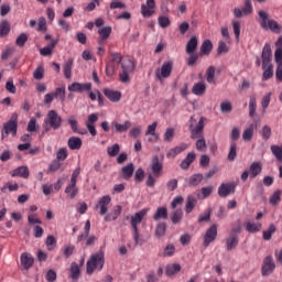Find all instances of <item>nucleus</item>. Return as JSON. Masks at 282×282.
<instances>
[{"label": "nucleus", "instance_id": "1", "mask_svg": "<svg viewBox=\"0 0 282 282\" xmlns=\"http://www.w3.org/2000/svg\"><path fill=\"white\" fill-rule=\"evenodd\" d=\"M259 14V23L263 30H270L271 32H274V34H281L282 26L279 24L278 21H274L270 19V15L268 12L261 10L258 12Z\"/></svg>", "mask_w": 282, "mask_h": 282}, {"label": "nucleus", "instance_id": "2", "mask_svg": "<svg viewBox=\"0 0 282 282\" xmlns=\"http://www.w3.org/2000/svg\"><path fill=\"white\" fill-rule=\"evenodd\" d=\"M102 268H105V252L99 251V252L90 256V258L88 259V261L86 263L87 274H93L96 272V270H98V272H100V270H102Z\"/></svg>", "mask_w": 282, "mask_h": 282}, {"label": "nucleus", "instance_id": "3", "mask_svg": "<svg viewBox=\"0 0 282 282\" xmlns=\"http://www.w3.org/2000/svg\"><path fill=\"white\" fill-rule=\"evenodd\" d=\"M149 213V208L141 209L140 212L135 213L133 216L130 218V224L133 230V240L135 246L140 243V231L138 230V226L142 224V219L147 217V214Z\"/></svg>", "mask_w": 282, "mask_h": 282}, {"label": "nucleus", "instance_id": "4", "mask_svg": "<svg viewBox=\"0 0 282 282\" xmlns=\"http://www.w3.org/2000/svg\"><path fill=\"white\" fill-rule=\"evenodd\" d=\"M19 127V115L12 113L9 121L3 123L2 131H1V140H6L10 133L13 137L17 135V129Z\"/></svg>", "mask_w": 282, "mask_h": 282}, {"label": "nucleus", "instance_id": "5", "mask_svg": "<svg viewBox=\"0 0 282 282\" xmlns=\"http://www.w3.org/2000/svg\"><path fill=\"white\" fill-rule=\"evenodd\" d=\"M61 124H63V118H61L55 110H50L44 120L45 131H50V129H61Z\"/></svg>", "mask_w": 282, "mask_h": 282}, {"label": "nucleus", "instance_id": "6", "mask_svg": "<svg viewBox=\"0 0 282 282\" xmlns=\"http://www.w3.org/2000/svg\"><path fill=\"white\" fill-rule=\"evenodd\" d=\"M171 74H173V61L164 62L161 67L156 68L154 72V76L160 83H164Z\"/></svg>", "mask_w": 282, "mask_h": 282}, {"label": "nucleus", "instance_id": "7", "mask_svg": "<svg viewBox=\"0 0 282 282\" xmlns=\"http://www.w3.org/2000/svg\"><path fill=\"white\" fill-rule=\"evenodd\" d=\"M195 122H197V120H195V118L192 117L189 130H191V133H192L191 137L193 138V140H197V138H202V133H204V122H206V118L202 117L196 126H194Z\"/></svg>", "mask_w": 282, "mask_h": 282}, {"label": "nucleus", "instance_id": "8", "mask_svg": "<svg viewBox=\"0 0 282 282\" xmlns=\"http://www.w3.org/2000/svg\"><path fill=\"white\" fill-rule=\"evenodd\" d=\"M121 67L122 72L119 74V78L121 83H129V74H131V72L134 69L133 61L124 59Z\"/></svg>", "mask_w": 282, "mask_h": 282}, {"label": "nucleus", "instance_id": "9", "mask_svg": "<svg viewBox=\"0 0 282 282\" xmlns=\"http://www.w3.org/2000/svg\"><path fill=\"white\" fill-rule=\"evenodd\" d=\"M141 14L144 19H149L155 14V0H147L141 4Z\"/></svg>", "mask_w": 282, "mask_h": 282}, {"label": "nucleus", "instance_id": "10", "mask_svg": "<svg viewBox=\"0 0 282 282\" xmlns=\"http://www.w3.org/2000/svg\"><path fill=\"white\" fill-rule=\"evenodd\" d=\"M150 171L154 177L162 176V171H164V164L162 163V161H160V158L158 155H154L152 158Z\"/></svg>", "mask_w": 282, "mask_h": 282}, {"label": "nucleus", "instance_id": "11", "mask_svg": "<svg viewBox=\"0 0 282 282\" xmlns=\"http://www.w3.org/2000/svg\"><path fill=\"white\" fill-rule=\"evenodd\" d=\"M109 204H111V196L106 195L99 198L95 208L98 210L99 215H107L109 212Z\"/></svg>", "mask_w": 282, "mask_h": 282}, {"label": "nucleus", "instance_id": "12", "mask_svg": "<svg viewBox=\"0 0 282 282\" xmlns=\"http://www.w3.org/2000/svg\"><path fill=\"white\" fill-rule=\"evenodd\" d=\"M68 91L73 94H83L85 91H91V83H78L74 82L73 84L68 85Z\"/></svg>", "mask_w": 282, "mask_h": 282}, {"label": "nucleus", "instance_id": "13", "mask_svg": "<svg viewBox=\"0 0 282 282\" xmlns=\"http://www.w3.org/2000/svg\"><path fill=\"white\" fill-rule=\"evenodd\" d=\"M253 9H252V3L250 2V0H246L245 2V7L242 9L236 8L234 10V14L236 17V19H241L242 17H248L250 14H252Z\"/></svg>", "mask_w": 282, "mask_h": 282}, {"label": "nucleus", "instance_id": "14", "mask_svg": "<svg viewBox=\"0 0 282 282\" xmlns=\"http://www.w3.org/2000/svg\"><path fill=\"white\" fill-rule=\"evenodd\" d=\"M276 268V264L274 263V259L272 257H267L263 260L262 263V275L269 276V274H272L274 272V269Z\"/></svg>", "mask_w": 282, "mask_h": 282}, {"label": "nucleus", "instance_id": "15", "mask_svg": "<svg viewBox=\"0 0 282 282\" xmlns=\"http://www.w3.org/2000/svg\"><path fill=\"white\" fill-rule=\"evenodd\" d=\"M96 122H98V115L96 113H91L88 116V119L86 120L85 124L86 128L88 129L90 135H93V138H96V135H98V131L96 130Z\"/></svg>", "mask_w": 282, "mask_h": 282}, {"label": "nucleus", "instance_id": "16", "mask_svg": "<svg viewBox=\"0 0 282 282\" xmlns=\"http://www.w3.org/2000/svg\"><path fill=\"white\" fill-rule=\"evenodd\" d=\"M34 265V258L32 257V254L24 252L21 254L20 257V268H22V270H30V268H32Z\"/></svg>", "mask_w": 282, "mask_h": 282}, {"label": "nucleus", "instance_id": "17", "mask_svg": "<svg viewBox=\"0 0 282 282\" xmlns=\"http://www.w3.org/2000/svg\"><path fill=\"white\" fill-rule=\"evenodd\" d=\"M111 128L113 129V131L116 133H127V131H129V129H131V121L126 120L123 123H120L115 120L111 122Z\"/></svg>", "mask_w": 282, "mask_h": 282}, {"label": "nucleus", "instance_id": "18", "mask_svg": "<svg viewBox=\"0 0 282 282\" xmlns=\"http://www.w3.org/2000/svg\"><path fill=\"white\" fill-rule=\"evenodd\" d=\"M217 238V225H213L209 229H207L204 238V246L208 248L213 240Z\"/></svg>", "mask_w": 282, "mask_h": 282}, {"label": "nucleus", "instance_id": "19", "mask_svg": "<svg viewBox=\"0 0 282 282\" xmlns=\"http://www.w3.org/2000/svg\"><path fill=\"white\" fill-rule=\"evenodd\" d=\"M235 193V184L226 183L221 184L218 188V195L220 197H228V195H232Z\"/></svg>", "mask_w": 282, "mask_h": 282}, {"label": "nucleus", "instance_id": "20", "mask_svg": "<svg viewBox=\"0 0 282 282\" xmlns=\"http://www.w3.org/2000/svg\"><path fill=\"white\" fill-rule=\"evenodd\" d=\"M261 58L262 65H272V63H270V61H272V47L270 46V44L264 45Z\"/></svg>", "mask_w": 282, "mask_h": 282}, {"label": "nucleus", "instance_id": "21", "mask_svg": "<svg viewBox=\"0 0 282 282\" xmlns=\"http://www.w3.org/2000/svg\"><path fill=\"white\" fill-rule=\"evenodd\" d=\"M98 34H99V40L98 43L99 45H102L109 36H111V26H100L98 29Z\"/></svg>", "mask_w": 282, "mask_h": 282}, {"label": "nucleus", "instance_id": "22", "mask_svg": "<svg viewBox=\"0 0 282 282\" xmlns=\"http://www.w3.org/2000/svg\"><path fill=\"white\" fill-rule=\"evenodd\" d=\"M122 215V206L116 205L110 213L105 216V221H116L118 216Z\"/></svg>", "mask_w": 282, "mask_h": 282}, {"label": "nucleus", "instance_id": "23", "mask_svg": "<svg viewBox=\"0 0 282 282\" xmlns=\"http://www.w3.org/2000/svg\"><path fill=\"white\" fill-rule=\"evenodd\" d=\"M83 147V140L78 137H70L68 139V149H70V151H80Z\"/></svg>", "mask_w": 282, "mask_h": 282}, {"label": "nucleus", "instance_id": "24", "mask_svg": "<svg viewBox=\"0 0 282 282\" xmlns=\"http://www.w3.org/2000/svg\"><path fill=\"white\" fill-rule=\"evenodd\" d=\"M186 149H188V144L181 143L180 145L171 149L166 155H167V158H176V155H180V153H184V151H186Z\"/></svg>", "mask_w": 282, "mask_h": 282}, {"label": "nucleus", "instance_id": "25", "mask_svg": "<svg viewBox=\"0 0 282 282\" xmlns=\"http://www.w3.org/2000/svg\"><path fill=\"white\" fill-rule=\"evenodd\" d=\"M156 129H158V121H154L152 124L148 126L145 135H151V138H149V142H158V133H155Z\"/></svg>", "mask_w": 282, "mask_h": 282}, {"label": "nucleus", "instance_id": "26", "mask_svg": "<svg viewBox=\"0 0 282 282\" xmlns=\"http://www.w3.org/2000/svg\"><path fill=\"white\" fill-rule=\"evenodd\" d=\"M104 94L106 98L111 100V102H119L120 98H122V94L118 90L105 89Z\"/></svg>", "mask_w": 282, "mask_h": 282}, {"label": "nucleus", "instance_id": "27", "mask_svg": "<svg viewBox=\"0 0 282 282\" xmlns=\"http://www.w3.org/2000/svg\"><path fill=\"white\" fill-rule=\"evenodd\" d=\"M11 175L12 177H24V180H28V177H30V170L28 166H20L15 169Z\"/></svg>", "mask_w": 282, "mask_h": 282}, {"label": "nucleus", "instance_id": "28", "mask_svg": "<svg viewBox=\"0 0 282 282\" xmlns=\"http://www.w3.org/2000/svg\"><path fill=\"white\" fill-rule=\"evenodd\" d=\"M192 93L194 96H204L206 94V84L204 82L194 84Z\"/></svg>", "mask_w": 282, "mask_h": 282}, {"label": "nucleus", "instance_id": "29", "mask_svg": "<svg viewBox=\"0 0 282 282\" xmlns=\"http://www.w3.org/2000/svg\"><path fill=\"white\" fill-rule=\"evenodd\" d=\"M57 43L58 42L56 40H52L50 45L40 50L41 56H52Z\"/></svg>", "mask_w": 282, "mask_h": 282}, {"label": "nucleus", "instance_id": "30", "mask_svg": "<svg viewBox=\"0 0 282 282\" xmlns=\"http://www.w3.org/2000/svg\"><path fill=\"white\" fill-rule=\"evenodd\" d=\"M262 169L263 167L261 166V163L259 162L252 163L249 167V177L254 178L257 177V175H261Z\"/></svg>", "mask_w": 282, "mask_h": 282}, {"label": "nucleus", "instance_id": "31", "mask_svg": "<svg viewBox=\"0 0 282 282\" xmlns=\"http://www.w3.org/2000/svg\"><path fill=\"white\" fill-rule=\"evenodd\" d=\"M195 158L196 155L194 152L187 153L186 158L181 162V169L186 171V169H188V166L195 162Z\"/></svg>", "mask_w": 282, "mask_h": 282}, {"label": "nucleus", "instance_id": "32", "mask_svg": "<svg viewBox=\"0 0 282 282\" xmlns=\"http://www.w3.org/2000/svg\"><path fill=\"white\" fill-rule=\"evenodd\" d=\"M262 69H264L262 80H270V78L274 76V69L272 64L262 65Z\"/></svg>", "mask_w": 282, "mask_h": 282}, {"label": "nucleus", "instance_id": "33", "mask_svg": "<svg viewBox=\"0 0 282 282\" xmlns=\"http://www.w3.org/2000/svg\"><path fill=\"white\" fill-rule=\"evenodd\" d=\"M252 138H254V124H250L242 132V140L245 142H250V140H252Z\"/></svg>", "mask_w": 282, "mask_h": 282}, {"label": "nucleus", "instance_id": "34", "mask_svg": "<svg viewBox=\"0 0 282 282\" xmlns=\"http://www.w3.org/2000/svg\"><path fill=\"white\" fill-rule=\"evenodd\" d=\"M72 67H74V59H67L63 65L64 77L72 78Z\"/></svg>", "mask_w": 282, "mask_h": 282}, {"label": "nucleus", "instance_id": "35", "mask_svg": "<svg viewBox=\"0 0 282 282\" xmlns=\"http://www.w3.org/2000/svg\"><path fill=\"white\" fill-rule=\"evenodd\" d=\"M134 166L132 163H129L128 165L123 166L121 170V176L123 180H130L131 175H133Z\"/></svg>", "mask_w": 282, "mask_h": 282}, {"label": "nucleus", "instance_id": "36", "mask_svg": "<svg viewBox=\"0 0 282 282\" xmlns=\"http://www.w3.org/2000/svg\"><path fill=\"white\" fill-rule=\"evenodd\" d=\"M169 217V212L166 210V207H159L153 215V219L155 221H160V219H166Z\"/></svg>", "mask_w": 282, "mask_h": 282}, {"label": "nucleus", "instance_id": "37", "mask_svg": "<svg viewBox=\"0 0 282 282\" xmlns=\"http://www.w3.org/2000/svg\"><path fill=\"white\" fill-rule=\"evenodd\" d=\"M182 270V265L174 263V264H169L165 269V274L167 276H173L174 274H177Z\"/></svg>", "mask_w": 282, "mask_h": 282}, {"label": "nucleus", "instance_id": "38", "mask_svg": "<svg viewBox=\"0 0 282 282\" xmlns=\"http://www.w3.org/2000/svg\"><path fill=\"white\" fill-rule=\"evenodd\" d=\"M205 76L207 83H209L210 85H215V83H217V79L215 78V66H209L206 70Z\"/></svg>", "mask_w": 282, "mask_h": 282}, {"label": "nucleus", "instance_id": "39", "mask_svg": "<svg viewBox=\"0 0 282 282\" xmlns=\"http://www.w3.org/2000/svg\"><path fill=\"white\" fill-rule=\"evenodd\" d=\"M195 50H197V37L192 36L191 40L186 44V53L193 54V53H195Z\"/></svg>", "mask_w": 282, "mask_h": 282}, {"label": "nucleus", "instance_id": "40", "mask_svg": "<svg viewBox=\"0 0 282 282\" xmlns=\"http://www.w3.org/2000/svg\"><path fill=\"white\" fill-rule=\"evenodd\" d=\"M274 232H276V226H274V224H271L269 228L262 232L264 241H270Z\"/></svg>", "mask_w": 282, "mask_h": 282}, {"label": "nucleus", "instance_id": "41", "mask_svg": "<svg viewBox=\"0 0 282 282\" xmlns=\"http://www.w3.org/2000/svg\"><path fill=\"white\" fill-rule=\"evenodd\" d=\"M65 193L70 197V199H74L76 195H78V188H76V183H69L65 189Z\"/></svg>", "mask_w": 282, "mask_h": 282}, {"label": "nucleus", "instance_id": "42", "mask_svg": "<svg viewBox=\"0 0 282 282\" xmlns=\"http://www.w3.org/2000/svg\"><path fill=\"white\" fill-rule=\"evenodd\" d=\"M200 52L205 56H208V54L213 52V42H210L209 40H205L200 46Z\"/></svg>", "mask_w": 282, "mask_h": 282}, {"label": "nucleus", "instance_id": "43", "mask_svg": "<svg viewBox=\"0 0 282 282\" xmlns=\"http://www.w3.org/2000/svg\"><path fill=\"white\" fill-rule=\"evenodd\" d=\"M261 228H262V225L259 221L258 223L249 221L247 223V227H246L247 231L252 234L259 232Z\"/></svg>", "mask_w": 282, "mask_h": 282}, {"label": "nucleus", "instance_id": "44", "mask_svg": "<svg viewBox=\"0 0 282 282\" xmlns=\"http://www.w3.org/2000/svg\"><path fill=\"white\" fill-rule=\"evenodd\" d=\"M10 34V22L3 20L0 22V36H8Z\"/></svg>", "mask_w": 282, "mask_h": 282}, {"label": "nucleus", "instance_id": "45", "mask_svg": "<svg viewBox=\"0 0 282 282\" xmlns=\"http://www.w3.org/2000/svg\"><path fill=\"white\" fill-rule=\"evenodd\" d=\"M257 113V97L252 95L249 100V116L254 117Z\"/></svg>", "mask_w": 282, "mask_h": 282}, {"label": "nucleus", "instance_id": "46", "mask_svg": "<svg viewBox=\"0 0 282 282\" xmlns=\"http://www.w3.org/2000/svg\"><path fill=\"white\" fill-rule=\"evenodd\" d=\"M271 153L278 162H282V145H271Z\"/></svg>", "mask_w": 282, "mask_h": 282}, {"label": "nucleus", "instance_id": "47", "mask_svg": "<svg viewBox=\"0 0 282 282\" xmlns=\"http://www.w3.org/2000/svg\"><path fill=\"white\" fill-rule=\"evenodd\" d=\"M204 180V175L202 174H194L188 178L189 186H197L198 184H202V181Z\"/></svg>", "mask_w": 282, "mask_h": 282}, {"label": "nucleus", "instance_id": "48", "mask_svg": "<svg viewBox=\"0 0 282 282\" xmlns=\"http://www.w3.org/2000/svg\"><path fill=\"white\" fill-rule=\"evenodd\" d=\"M239 245V238L237 236H231L227 239V250H235Z\"/></svg>", "mask_w": 282, "mask_h": 282}, {"label": "nucleus", "instance_id": "49", "mask_svg": "<svg viewBox=\"0 0 282 282\" xmlns=\"http://www.w3.org/2000/svg\"><path fill=\"white\" fill-rule=\"evenodd\" d=\"M111 61L108 62L110 65H115V67H118L120 63H122V55L120 53H111Z\"/></svg>", "mask_w": 282, "mask_h": 282}, {"label": "nucleus", "instance_id": "50", "mask_svg": "<svg viewBox=\"0 0 282 282\" xmlns=\"http://www.w3.org/2000/svg\"><path fill=\"white\" fill-rule=\"evenodd\" d=\"M272 100V93H267L261 99V107L263 111L270 107V101Z\"/></svg>", "mask_w": 282, "mask_h": 282}, {"label": "nucleus", "instance_id": "51", "mask_svg": "<svg viewBox=\"0 0 282 282\" xmlns=\"http://www.w3.org/2000/svg\"><path fill=\"white\" fill-rule=\"evenodd\" d=\"M195 204H197V199H195V197L193 196H188L186 202V207H185L186 213H193V209L195 208Z\"/></svg>", "mask_w": 282, "mask_h": 282}, {"label": "nucleus", "instance_id": "52", "mask_svg": "<svg viewBox=\"0 0 282 282\" xmlns=\"http://www.w3.org/2000/svg\"><path fill=\"white\" fill-rule=\"evenodd\" d=\"M173 138H175V129L173 128H167L165 130V133L163 135L164 142H173Z\"/></svg>", "mask_w": 282, "mask_h": 282}, {"label": "nucleus", "instance_id": "53", "mask_svg": "<svg viewBox=\"0 0 282 282\" xmlns=\"http://www.w3.org/2000/svg\"><path fill=\"white\" fill-rule=\"evenodd\" d=\"M281 195H282V191L278 189L273 193V195L270 197V204L272 206H276V204H279L281 202Z\"/></svg>", "mask_w": 282, "mask_h": 282}, {"label": "nucleus", "instance_id": "54", "mask_svg": "<svg viewBox=\"0 0 282 282\" xmlns=\"http://www.w3.org/2000/svg\"><path fill=\"white\" fill-rule=\"evenodd\" d=\"M107 153L110 158H116L120 153V144L115 143L112 147H108Z\"/></svg>", "mask_w": 282, "mask_h": 282}, {"label": "nucleus", "instance_id": "55", "mask_svg": "<svg viewBox=\"0 0 282 282\" xmlns=\"http://www.w3.org/2000/svg\"><path fill=\"white\" fill-rule=\"evenodd\" d=\"M43 76H45V68L43 67V65H40L33 72V77L35 78V80H42Z\"/></svg>", "mask_w": 282, "mask_h": 282}, {"label": "nucleus", "instance_id": "56", "mask_svg": "<svg viewBox=\"0 0 282 282\" xmlns=\"http://www.w3.org/2000/svg\"><path fill=\"white\" fill-rule=\"evenodd\" d=\"M184 216V213L181 209L175 210L172 215H171V220L172 224H180V221H182V217Z\"/></svg>", "mask_w": 282, "mask_h": 282}, {"label": "nucleus", "instance_id": "57", "mask_svg": "<svg viewBox=\"0 0 282 282\" xmlns=\"http://www.w3.org/2000/svg\"><path fill=\"white\" fill-rule=\"evenodd\" d=\"M80 275V267L76 262H73L70 264V276L72 279H78Z\"/></svg>", "mask_w": 282, "mask_h": 282}, {"label": "nucleus", "instance_id": "58", "mask_svg": "<svg viewBox=\"0 0 282 282\" xmlns=\"http://www.w3.org/2000/svg\"><path fill=\"white\" fill-rule=\"evenodd\" d=\"M12 54H14V47L12 46H8L6 47L2 53H1V59L2 61H8V58H10V56H12Z\"/></svg>", "mask_w": 282, "mask_h": 282}, {"label": "nucleus", "instance_id": "59", "mask_svg": "<svg viewBox=\"0 0 282 282\" xmlns=\"http://www.w3.org/2000/svg\"><path fill=\"white\" fill-rule=\"evenodd\" d=\"M37 32H46L47 30V20L44 17H41L37 21Z\"/></svg>", "mask_w": 282, "mask_h": 282}, {"label": "nucleus", "instance_id": "60", "mask_svg": "<svg viewBox=\"0 0 282 282\" xmlns=\"http://www.w3.org/2000/svg\"><path fill=\"white\" fill-rule=\"evenodd\" d=\"M54 98H58L62 102L65 101V87H58L55 89Z\"/></svg>", "mask_w": 282, "mask_h": 282}, {"label": "nucleus", "instance_id": "61", "mask_svg": "<svg viewBox=\"0 0 282 282\" xmlns=\"http://www.w3.org/2000/svg\"><path fill=\"white\" fill-rule=\"evenodd\" d=\"M25 43H28V34L21 33L15 40V45H18V47H23Z\"/></svg>", "mask_w": 282, "mask_h": 282}, {"label": "nucleus", "instance_id": "62", "mask_svg": "<svg viewBox=\"0 0 282 282\" xmlns=\"http://www.w3.org/2000/svg\"><path fill=\"white\" fill-rule=\"evenodd\" d=\"M45 245L47 250H54L56 248V238L54 236H47Z\"/></svg>", "mask_w": 282, "mask_h": 282}, {"label": "nucleus", "instance_id": "63", "mask_svg": "<svg viewBox=\"0 0 282 282\" xmlns=\"http://www.w3.org/2000/svg\"><path fill=\"white\" fill-rule=\"evenodd\" d=\"M6 89L9 94H17V86H14V80L12 78L7 80Z\"/></svg>", "mask_w": 282, "mask_h": 282}, {"label": "nucleus", "instance_id": "64", "mask_svg": "<svg viewBox=\"0 0 282 282\" xmlns=\"http://www.w3.org/2000/svg\"><path fill=\"white\" fill-rule=\"evenodd\" d=\"M274 58H275L276 65H282V48L276 47L274 53Z\"/></svg>", "mask_w": 282, "mask_h": 282}]
</instances>
